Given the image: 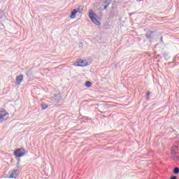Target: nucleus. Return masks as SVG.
Returning <instances> with one entry per match:
<instances>
[{"instance_id": "f03ea898", "label": "nucleus", "mask_w": 179, "mask_h": 179, "mask_svg": "<svg viewBox=\"0 0 179 179\" xmlns=\"http://www.w3.org/2000/svg\"><path fill=\"white\" fill-rule=\"evenodd\" d=\"M14 155L15 157H23L24 155H26V152L23 148H19L14 152Z\"/></svg>"}, {"instance_id": "f3484780", "label": "nucleus", "mask_w": 179, "mask_h": 179, "mask_svg": "<svg viewBox=\"0 0 179 179\" xmlns=\"http://www.w3.org/2000/svg\"><path fill=\"white\" fill-rule=\"evenodd\" d=\"M107 8H108V5H105L103 7V10H106V9H107Z\"/></svg>"}, {"instance_id": "9d476101", "label": "nucleus", "mask_w": 179, "mask_h": 179, "mask_svg": "<svg viewBox=\"0 0 179 179\" xmlns=\"http://www.w3.org/2000/svg\"><path fill=\"white\" fill-rule=\"evenodd\" d=\"M85 86H86V87H92V82H90V81H87V82L85 83Z\"/></svg>"}, {"instance_id": "f257e3e1", "label": "nucleus", "mask_w": 179, "mask_h": 179, "mask_svg": "<svg viewBox=\"0 0 179 179\" xmlns=\"http://www.w3.org/2000/svg\"><path fill=\"white\" fill-rule=\"evenodd\" d=\"M88 16L90 17V19H91L92 22H93V23H94V24H96V26H100V22H99V20H97V18H96V14L94 13V12L93 10H90L89 12Z\"/></svg>"}, {"instance_id": "dca6fc26", "label": "nucleus", "mask_w": 179, "mask_h": 179, "mask_svg": "<svg viewBox=\"0 0 179 179\" xmlns=\"http://www.w3.org/2000/svg\"><path fill=\"white\" fill-rule=\"evenodd\" d=\"M76 10H78V13H82V10H80V7H78Z\"/></svg>"}, {"instance_id": "39448f33", "label": "nucleus", "mask_w": 179, "mask_h": 179, "mask_svg": "<svg viewBox=\"0 0 179 179\" xmlns=\"http://www.w3.org/2000/svg\"><path fill=\"white\" fill-rule=\"evenodd\" d=\"M178 146L174 145L171 149V154L178 155Z\"/></svg>"}, {"instance_id": "ddd939ff", "label": "nucleus", "mask_w": 179, "mask_h": 179, "mask_svg": "<svg viewBox=\"0 0 179 179\" xmlns=\"http://www.w3.org/2000/svg\"><path fill=\"white\" fill-rule=\"evenodd\" d=\"M111 2H112V1L111 0H105L104 1H103V3H106V5H111Z\"/></svg>"}, {"instance_id": "423d86ee", "label": "nucleus", "mask_w": 179, "mask_h": 179, "mask_svg": "<svg viewBox=\"0 0 179 179\" xmlns=\"http://www.w3.org/2000/svg\"><path fill=\"white\" fill-rule=\"evenodd\" d=\"M19 176L17 173V170H13L12 174L8 177V178H16Z\"/></svg>"}, {"instance_id": "6ab92c4d", "label": "nucleus", "mask_w": 179, "mask_h": 179, "mask_svg": "<svg viewBox=\"0 0 179 179\" xmlns=\"http://www.w3.org/2000/svg\"><path fill=\"white\" fill-rule=\"evenodd\" d=\"M171 179H177V176H172L171 177Z\"/></svg>"}, {"instance_id": "9b49d317", "label": "nucleus", "mask_w": 179, "mask_h": 179, "mask_svg": "<svg viewBox=\"0 0 179 179\" xmlns=\"http://www.w3.org/2000/svg\"><path fill=\"white\" fill-rule=\"evenodd\" d=\"M153 32H150V34H146V37L148 38H153Z\"/></svg>"}, {"instance_id": "7ed1b4c3", "label": "nucleus", "mask_w": 179, "mask_h": 179, "mask_svg": "<svg viewBox=\"0 0 179 179\" xmlns=\"http://www.w3.org/2000/svg\"><path fill=\"white\" fill-rule=\"evenodd\" d=\"M9 114L6 111H0V123L3 122V121H6L8 118H9Z\"/></svg>"}, {"instance_id": "a211bd4d", "label": "nucleus", "mask_w": 179, "mask_h": 179, "mask_svg": "<svg viewBox=\"0 0 179 179\" xmlns=\"http://www.w3.org/2000/svg\"><path fill=\"white\" fill-rule=\"evenodd\" d=\"M78 62H79V64L80 65V64H83V60H78Z\"/></svg>"}, {"instance_id": "20e7f679", "label": "nucleus", "mask_w": 179, "mask_h": 179, "mask_svg": "<svg viewBox=\"0 0 179 179\" xmlns=\"http://www.w3.org/2000/svg\"><path fill=\"white\" fill-rule=\"evenodd\" d=\"M51 100L53 103H59L62 100V97H61V94H52Z\"/></svg>"}, {"instance_id": "2eb2a0df", "label": "nucleus", "mask_w": 179, "mask_h": 179, "mask_svg": "<svg viewBox=\"0 0 179 179\" xmlns=\"http://www.w3.org/2000/svg\"><path fill=\"white\" fill-rule=\"evenodd\" d=\"M173 159L175 162H177V160H178V156H177V155H174V156L173 157Z\"/></svg>"}, {"instance_id": "1a4fd4ad", "label": "nucleus", "mask_w": 179, "mask_h": 179, "mask_svg": "<svg viewBox=\"0 0 179 179\" xmlns=\"http://www.w3.org/2000/svg\"><path fill=\"white\" fill-rule=\"evenodd\" d=\"M41 107H42L43 110H47V108H48V105H47V104H45V103H43L41 104Z\"/></svg>"}, {"instance_id": "412c9836", "label": "nucleus", "mask_w": 179, "mask_h": 179, "mask_svg": "<svg viewBox=\"0 0 179 179\" xmlns=\"http://www.w3.org/2000/svg\"><path fill=\"white\" fill-rule=\"evenodd\" d=\"M138 1H143V0H138Z\"/></svg>"}, {"instance_id": "aec40b11", "label": "nucleus", "mask_w": 179, "mask_h": 179, "mask_svg": "<svg viewBox=\"0 0 179 179\" xmlns=\"http://www.w3.org/2000/svg\"><path fill=\"white\" fill-rule=\"evenodd\" d=\"M148 96H150V92H147V96L148 97Z\"/></svg>"}, {"instance_id": "6e6552de", "label": "nucleus", "mask_w": 179, "mask_h": 179, "mask_svg": "<svg viewBox=\"0 0 179 179\" xmlns=\"http://www.w3.org/2000/svg\"><path fill=\"white\" fill-rule=\"evenodd\" d=\"M76 13H78V10H76V9H73L70 15L71 19H75V17H76Z\"/></svg>"}, {"instance_id": "f8f14e48", "label": "nucleus", "mask_w": 179, "mask_h": 179, "mask_svg": "<svg viewBox=\"0 0 179 179\" xmlns=\"http://www.w3.org/2000/svg\"><path fill=\"white\" fill-rule=\"evenodd\" d=\"M178 173H179V168L178 167H176L173 169V174H178Z\"/></svg>"}, {"instance_id": "0eeeda50", "label": "nucleus", "mask_w": 179, "mask_h": 179, "mask_svg": "<svg viewBox=\"0 0 179 179\" xmlns=\"http://www.w3.org/2000/svg\"><path fill=\"white\" fill-rule=\"evenodd\" d=\"M23 80V75H20V76L16 77V82L17 85H20L21 82Z\"/></svg>"}, {"instance_id": "4468645a", "label": "nucleus", "mask_w": 179, "mask_h": 179, "mask_svg": "<svg viewBox=\"0 0 179 179\" xmlns=\"http://www.w3.org/2000/svg\"><path fill=\"white\" fill-rule=\"evenodd\" d=\"M73 66H83V65L79 64L78 62H76L73 63Z\"/></svg>"}]
</instances>
